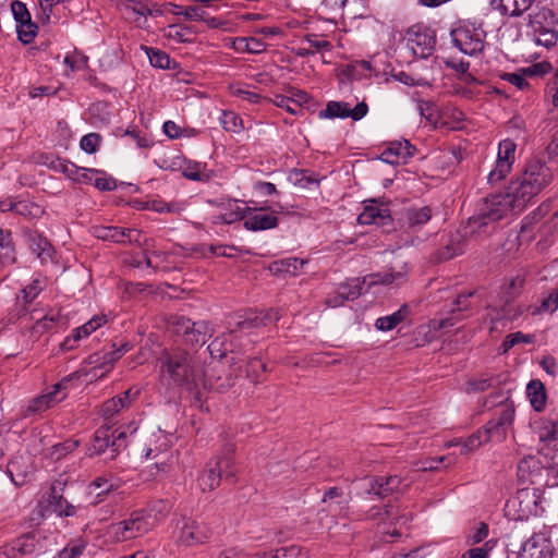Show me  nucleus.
<instances>
[{
  "instance_id": "1",
  "label": "nucleus",
  "mask_w": 558,
  "mask_h": 558,
  "mask_svg": "<svg viewBox=\"0 0 558 558\" xmlns=\"http://www.w3.org/2000/svg\"><path fill=\"white\" fill-rule=\"evenodd\" d=\"M160 372L169 376L171 384L183 387L193 393L196 400L202 399L201 383L204 369L199 361L191 353L181 349L165 351L159 357Z\"/></svg>"
},
{
  "instance_id": "2",
  "label": "nucleus",
  "mask_w": 558,
  "mask_h": 558,
  "mask_svg": "<svg viewBox=\"0 0 558 558\" xmlns=\"http://www.w3.org/2000/svg\"><path fill=\"white\" fill-rule=\"evenodd\" d=\"M517 201L510 183L505 192L487 195L477 204L474 215L468 219V228L472 233L481 232L482 229L494 226L509 214H520L526 205L521 203L519 205Z\"/></svg>"
},
{
  "instance_id": "3",
  "label": "nucleus",
  "mask_w": 558,
  "mask_h": 558,
  "mask_svg": "<svg viewBox=\"0 0 558 558\" xmlns=\"http://www.w3.org/2000/svg\"><path fill=\"white\" fill-rule=\"evenodd\" d=\"M517 201L510 183L505 192L487 195L477 204L474 215L468 219V228L472 233L481 232L482 229L494 226L509 214H520L526 205L521 203L519 205Z\"/></svg>"
},
{
  "instance_id": "4",
  "label": "nucleus",
  "mask_w": 558,
  "mask_h": 558,
  "mask_svg": "<svg viewBox=\"0 0 558 558\" xmlns=\"http://www.w3.org/2000/svg\"><path fill=\"white\" fill-rule=\"evenodd\" d=\"M553 181L551 169L539 158H531L520 174L511 179L517 202L526 206Z\"/></svg>"
},
{
  "instance_id": "5",
  "label": "nucleus",
  "mask_w": 558,
  "mask_h": 558,
  "mask_svg": "<svg viewBox=\"0 0 558 558\" xmlns=\"http://www.w3.org/2000/svg\"><path fill=\"white\" fill-rule=\"evenodd\" d=\"M221 449L219 454L210 460L202 475L198 477V484L203 492H210L217 488L221 481L234 482L236 468L234 465L233 453L235 445L230 433L223 432L220 435Z\"/></svg>"
},
{
  "instance_id": "6",
  "label": "nucleus",
  "mask_w": 558,
  "mask_h": 558,
  "mask_svg": "<svg viewBox=\"0 0 558 558\" xmlns=\"http://www.w3.org/2000/svg\"><path fill=\"white\" fill-rule=\"evenodd\" d=\"M529 35L536 45L554 47L558 41V19L548 8H541L529 15Z\"/></svg>"
},
{
  "instance_id": "7",
  "label": "nucleus",
  "mask_w": 558,
  "mask_h": 558,
  "mask_svg": "<svg viewBox=\"0 0 558 558\" xmlns=\"http://www.w3.org/2000/svg\"><path fill=\"white\" fill-rule=\"evenodd\" d=\"M451 41L461 52L476 56L485 48L486 32L481 25L462 21L450 31Z\"/></svg>"
},
{
  "instance_id": "8",
  "label": "nucleus",
  "mask_w": 558,
  "mask_h": 558,
  "mask_svg": "<svg viewBox=\"0 0 558 558\" xmlns=\"http://www.w3.org/2000/svg\"><path fill=\"white\" fill-rule=\"evenodd\" d=\"M126 433L124 430H111L110 426H100L96 429L87 447L86 454L96 457L109 450V460L118 457L121 450L126 447Z\"/></svg>"
},
{
  "instance_id": "9",
  "label": "nucleus",
  "mask_w": 558,
  "mask_h": 558,
  "mask_svg": "<svg viewBox=\"0 0 558 558\" xmlns=\"http://www.w3.org/2000/svg\"><path fill=\"white\" fill-rule=\"evenodd\" d=\"M155 524V518L144 511H134L123 521L111 525V531L118 542L140 537L149 532Z\"/></svg>"
},
{
  "instance_id": "10",
  "label": "nucleus",
  "mask_w": 558,
  "mask_h": 558,
  "mask_svg": "<svg viewBox=\"0 0 558 558\" xmlns=\"http://www.w3.org/2000/svg\"><path fill=\"white\" fill-rule=\"evenodd\" d=\"M402 480L397 475L366 476L355 482L356 494L371 498H385L390 494L400 490Z\"/></svg>"
},
{
  "instance_id": "11",
  "label": "nucleus",
  "mask_w": 558,
  "mask_h": 558,
  "mask_svg": "<svg viewBox=\"0 0 558 558\" xmlns=\"http://www.w3.org/2000/svg\"><path fill=\"white\" fill-rule=\"evenodd\" d=\"M170 323L173 331L191 345H203L210 335V328L205 320L192 322L185 316H172Z\"/></svg>"
},
{
  "instance_id": "12",
  "label": "nucleus",
  "mask_w": 558,
  "mask_h": 558,
  "mask_svg": "<svg viewBox=\"0 0 558 558\" xmlns=\"http://www.w3.org/2000/svg\"><path fill=\"white\" fill-rule=\"evenodd\" d=\"M515 149L517 144L510 138L502 140L499 143L495 167L487 175L490 185L498 184L510 173L515 160Z\"/></svg>"
},
{
  "instance_id": "13",
  "label": "nucleus",
  "mask_w": 558,
  "mask_h": 558,
  "mask_svg": "<svg viewBox=\"0 0 558 558\" xmlns=\"http://www.w3.org/2000/svg\"><path fill=\"white\" fill-rule=\"evenodd\" d=\"M213 531L206 522L184 518L177 542L184 546H196L207 543Z\"/></svg>"
},
{
  "instance_id": "14",
  "label": "nucleus",
  "mask_w": 558,
  "mask_h": 558,
  "mask_svg": "<svg viewBox=\"0 0 558 558\" xmlns=\"http://www.w3.org/2000/svg\"><path fill=\"white\" fill-rule=\"evenodd\" d=\"M408 46L416 57L427 58L436 46L435 31L424 25H413L408 31Z\"/></svg>"
},
{
  "instance_id": "15",
  "label": "nucleus",
  "mask_w": 558,
  "mask_h": 558,
  "mask_svg": "<svg viewBox=\"0 0 558 558\" xmlns=\"http://www.w3.org/2000/svg\"><path fill=\"white\" fill-rule=\"evenodd\" d=\"M514 417V409L506 405L498 414L489 420L482 428L484 440L502 441L506 438L507 429L512 424Z\"/></svg>"
},
{
  "instance_id": "16",
  "label": "nucleus",
  "mask_w": 558,
  "mask_h": 558,
  "mask_svg": "<svg viewBox=\"0 0 558 558\" xmlns=\"http://www.w3.org/2000/svg\"><path fill=\"white\" fill-rule=\"evenodd\" d=\"M368 112V106L366 102H359L354 108H350L348 102L343 101H329L326 108L319 112L320 118H351L354 121H359L364 118Z\"/></svg>"
},
{
  "instance_id": "17",
  "label": "nucleus",
  "mask_w": 558,
  "mask_h": 558,
  "mask_svg": "<svg viewBox=\"0 0 558 558\" xmlns=\"http://www.w3.org/2000/svg\"><path fill=\"white\" fill-rule=\"evenodd\" d=\"M247 216L243 227L253 232L275 229L279 225L276 211H267L265 208L246 207Z\"/></svg>"
},
{
  "instance_id": "18",
  "label": "nucleus",
  "mask_w": 558,
  "mask_h": 558,
  "mask_svg": "<svg viewBox=\"0 0 558 558\" xmlns=\"http://www.w3.org/2000/svg\"><path fill=\"white\" fill-rule=\"evenodd\" d=\"M411 266L408 263H402L398 267H390L388 270L372 274L368 276V286L383 284L387 287H401L409 280V272Z\"/></svg>"
},
{
  "instance_id": "19",
  "label": "nucleus",
  "mask_w": 558,
  "mask_h": 558,
  "mask_svg": "<svg viewBox=\"0 0 558 558\" xmlns=\"http://www.w3.org/2000/svg\"><path fill=\"white\" fill-rule=\"evenodd\" d=\"M417 149L408 140L393 141L380 154V160L390 165L407 163L416 154Z\"/></svg>"
},
{
  "instance_id": "20",
  "label": "nucleus",
  "mask_w": 558,
  "mask_h": 558,
  "mask_svg": "<svg viewBox=\"0 0 558 558\" xmlns=\"http://www.w3.org/2000/svg\"><path fill=\"white\" fill-rule=\"evenodd\" d=\"M142 232L137 229L105 226L95 229V235L116 243H138Z\"/></svg>"
},
{
  "instance_id": "21",
  "label": "nucleus",
  "mask_w": 558,
  "mask_h": 558,
  "mask_svg": "<svg viewBox=\"0 0 558 558\" xmlns=\"http://www.w3.org/2000/svg\"><path fill=\"white\" fill-rule=\"evenodd\" d=\"M547 532L534 533L521 546L519 558H544L551 546Z\"/></svg>"
},
{
  "instance_id": "22",
  "label": "nucleus",
  "mask_w": 558,
  "mask_h": 558,
  "mask_svg": "<svg viewBox=\"0 0 558 558\" xmlns=\"http://www.w3.org/2000/svg\"><path fill=\"white\" fill-rule=\"evenodd\" d=\"M140 393V390L136 389L133 392V389H128L120 396L113 397L105 401L101 405V416L106 421H111L117 414H119L123 409L130 407L133 399H135Z\"/></svg>"
},
{
  "instance_id": "23",
  "label": "nucleus",
  "mask_w": 558,
  "mask_h": 558,
  "mask_svg": "<svg viewBox=\"0 0 558 558\" xmlns=\"http://www.w3.org/2000/svg\"><path fill=\"white\" fill-rule=\"evenodd\" d=\"M105 322V316H95L84 325L73 329L72 333L61 343V349L63 351L75 349L81 339L88 337L92 332L102 326Z\"/></svg>"
},
{
  "instance_id": "24",
  "label": "nucleus",
  "mask_w": 558,
  "mask_h": 558,
  "mask_svg": "<svg viewBox=\"0 0 558 558\" xmlns=\"http://www.w3.org/2000/svg\"><path fill=\"white\" fill-rule=\"evenodd\" d=\"M365 282L366 278L363 280L360 278L348 280L345 283L340 284L336 300H327V304L336 307L343 305L345 301L357 299L363 293Z\"/></svg>"
},
{
  "instance_id": "25",
  "label": "nucleus",
  "mask_w": 558,
  "mask_h": 558,
  "mask_svg": "<svg viewBox=\"0 0 558 558\" xmlns=\"http://www.w3.org/2000/svg\"><path fill=\"white\" fill-rule=\"evenodd\" d=\"M280 319V313L278 310H269L266 313L250 314L244 319L236 322L235 328L231 330V333L240 330H250L260 326H267L274 324Z\"/></svg>"
},
{
  "instance_id": "26",
  "label": "nucleus",
  "mask_w": 558,
  "mask_h": 558,
  "mask_svg": "<svg viewBox=\"0 0 558 558\" xmlns=\"http://www.w3.org/2000/svg\"><path fill=\"white\" fill-rule=\"evenodd\" d=\"M0 210L13 211L17 215L32 219L40 218L45 213L44 208L36 203L28 201L13 202L11 199L0 201Z\"/></svg>"
},
{
  "instance_id": "27",
  "label": "nucleus",
  "mask_w": 558,
  "mask_h": 558,
  "mask_svg": "<svg viewBox=\"0 0 558 558\" xmlns=\"http://www.w3.org/2000/svg\"><path fill=\"white\" fill-rule=\"evenodd\" d=\"M302 44H306L307 46H300L295 49V54L301 58H306L320 51H330L332 49V45L329 40L322 39L316 34L305 35Z\"/></svg>"
},
{
  "instance_id": "28",
  "label": "nucleus",
  "mask_w": 558,
  "mask_h": 558,
  "mask_svg": "<svg viewBox=\"0 0 558 558\" xmlns=\"http://www.w3.org/2000/svg\"><path fill=\"white\" fill-rule=\"evenodd\" d=\"M535 433L543 442L558 440V413L553 417H542L535 422Z\"/></svg>"
},
{
  "instance_id": "29",
  "label": "nucleus",
  "mask_w": 558,
  "mask_h": 558,
  "mask_svg": "<svg viewBox=\"0 0 558 558\" xmlns=\"http://www.w3.org/2000/svg\"><path fill=\"white\" fill-rule=\"evenodd\" d=\"M60 171L69 179L78 183H92L95 174L100 173V170L78 167L69 161L60 163Z\"/></svg>"
},
{
  "instance_id": "30",
  "label": "nucleus",
  "mask_w": 558,
  "mask_h": 558,
  "mask_svg": "<svg viewBox=\"0 0 558 558\" xmlns=\"http://www.w3.org/2000/svg\"><path fill=\"white\" fill-rule=\"evenodd\" d=\"M389 217L388 208L377 206L374 201H371V204L365 205L364 210L359 215L357 221L361 225H384Z\"/></svg>"
},
{
  "instance_id": "31",
  "label": "nucleus",
  "mask_w": 558,
  "mask_h": 558,
  "mask_svg": "<svg viewBox=\"0 0 558 558\" xmlns=\"http://www.w3.org/2000/svg\"><path fill=\"white\" fill-rule=\"evenodd\" d=\"M526 396L531 407L536 412H542L546 408L547 392L544 384L539 379H532L526 386Z\"/></svg>"
},
{
  "instance_id": "32",
  "label": "nucleus",
  "mask_w": 558,
  "mask_h": 558,
  "mask_svg": "<svg viewBox=\"0 0 558 558\" xmlns=\"http://www.w3.org/2000/svg\"><path fill=\"white\" fill-rule=\"evenodd\" d=\"M542 472V464L535 456H527L518 464V476L522 483H533L534 477Z\"/></svg>"
},
{
  "instance_id": "33",
  "label": "nucleus",
  "mask_w": 558,
  "mask_h": 558,
  "mask_svg": "<svg viewBox=\"0 0 558 558\" xmlns=\"http://www.w3.org/2000/svg\"><path fill=\"white\" fill-rule=\"evenodd\" d=\"M116 362L117 360L114 353H112L110 350H101L95 352L86 359V363L88 365H93L94 371H104L99 374V377H102L106 373H109L112 369ZM94 376H98V374L95 372Z\"/></svg>"
},
{
  "instance_id": "34",
  "label": "nucleus",
  "mask_w": 558,
  "mask_h": 558,
  "mask_svg": "<svg viewBox=\"0 0 558 558\" xmlns=\"http://www.w3.org/2000/svg\"><path fill=\"white\" fill-rule=\"evenodd\" d=\"M235 379L236 376H234L231 372H226L221 375H217L216 377H203L201 387H203L204 389L215 390L217 392L222 393L228 391L235 385Z\"/></svg>"
},
{
  "instance_id": "35",
  "label": "nucleus",
  "mask_w": 558,
  "mask_h": 558,
  "mask_svg": "<svg viewBox=\"0 0 558 558\" xmlns=\"http://www.w3.org/2000/svg\"><path fill=\"white\" fill-rule=\"evenodd\" d=\"M409 314L410 307L408 304H403L397 312L387 316L378 317L375 322V328L379 331H390L404 322Z\"/></svg>"
},
{
  "instance_id": "36",
  "label": "nucleus",
  "mask_w": 558,
  "mask_h": 558,
  "mask_svg": "<svg viewBox=\"0 0 558 558\" xmlns=\"http://www.w3.org/2000/svg\"><path fill=\"white\" fill-rule=\"evenodd\" d=\"M16 260L15 246L12 232L0 228V264L2 266L12 265Z\"/></svg>"
},
{
  "instance_id": "37",
  "label": "nucleus",
  "mask_w": 558,
  "mask_h": 558,
  "mask_svg": "<svg viewBox=\"0 0 558 558\" xmlns=\"http://www.w3.org/2000/svg\"><path fill=\"white\" fill-rule=\"evenodd\" d=\"M49 507L58 517H73L76 513V508L70 504L63 496L58 495L56 487L51 488L49 495Z\"/></svg>"
},
{
  "instance_id": "38",
  "label": "nucleus",
  "mask_w": 558,
  "mask_h": 558,
  "mask_svg": "<svg viewBox=\"0 0 558 558\" xmlns=\"http://www.w3.org/2000/svg\"><path fill=\"white\" fill-rule=\"evenodd\" d=\"M45 281H46V278H44L41 275H38V276L34 277L32 282L29 284H27L22 290L24 305L19 314L20 316L26 314V312H27L26 306L28 304H31L38 296V294L44 290V288L46 286Z\"/></svg>"
},
{
  "instance_id": "39",
  "label": "nucleus",
  "mask_w": 558,
  "mask_h": 558,
  "mask_svg": "<svg viewBox=\"0 0 558 558\" xmlns=\"http://www.w3.org/2000/svg\"><path fill=\"white\" fill-rule=\"evenodd\" d=\"M29 248L37 257L46 260L52 255V245L46 236L40 233L33 232L29 234Z\"/></svg>"
},
{
  "instance_id": "40",
  "label": "nucleus",
  "mask_w": 558,
  "mask_h": 558,
  "mask_svg": "<svg viewBox=\"0 0 558 558\" xmlns=\"http://www.w3.org/2000/svg\"><path fill=\"white\" fill-rule=\"evenodd\" d=\"M289 181L299 187L308 189L312 185H319V178L312 171L305 169H293L289 173Z\"/></svg>"
},
{
  "instance_id": "41",
  "label": "nucleus",
  "mask_w": 558,
  "mask_h": 558,
  "mask_svg": "<svg viewBox=\"0 0 558 558\" xmlns=\"http://www.w3.org/2000/svg\"><path fill=\"white\" fill-rule=\"evenodd\" d=\"M247 216V210L245 208H241L238 205L230 206L225 213L214 215L211 217V222L214 225H231L233 222L245 220Z\"/></svg>"
},
{
  "instance_id": "42",
  "label": "nucleus",
  "mask_w": 558,
  "mask_h": 558,
  "mask_svg": "<svg viewBox=\"0 0 558 558\" xmlns=\"http://www.w3.org/2000/svg\"><path fill=\"white\" fill-rule=\"evenodd\" d=\"M432 218V209L428 206L411 207L405 213L407 223L410 228H418L426 225Z\"/></svg>"
},
{
  "instance_id": "43",
  "label": "nucleus",
  "mask_w": 558,
  "mask_h": 558,
  "mask_svg": "<svg viewBox=\"0 0 558 558\" xmlns=\"http://www.w3.org/2000/svg\"><path fill=\"white\" fill-rule=\"evenodd\" d=\"M517 498L520 501V506L523 507V511L529 512L530 514H538V500H539V492L536 488L532 490L521 489L518 492Z\"/></svg>"
},
{
  "instance_id": "44",
  "label": "nucleus",
  "mask_w": 558,
  "mask_h": 558,
  "mask_svg": "<svg viewBox=\"0 0 558 558\" xmlns=\"http://www.w3.org/2000/svg\"><path fill=\"white\" fill-rule=\"evenodd\" d=\"M490 2L495 3L497 0H490ZM498 2L505 13L510 16H520L531 8L534 0H498Z\"/></svg>"
},
{
  "instance_id": "45",
  "label": "nucleus",
  "mask_w": 558,
  "mask_h": 558,
  "mask_svg": "<svg viewBox=\"0 0 558 558\" xmlns=\"http://www.w3.org/2000/svg\"><path fill=\"white\" fill-rule=\"evenodd\" d=\"M305 264L306 262L303 259L290 257L274 262L270 266V270L276 274L282 272L295 276Z\"/></svg>"
},
{
  "instance_id": "46",
  "label": "nucleus",
  "mask_w": 558,
  "mask_h": 558,
  "mask_svg": "<svg viewBox=\"0 0 558 558\" xmlns=\"http://www.w3.org/2000/svg\"><path fill=\"white\" fill-rule=\"evenodd\" d=\"M72 378L70 376L62 378L59 383L54 384L51 389L45 393L49 405L52 408L66 398V388Z\"/></svg>"
},
{
  "instance_id": "47",
  "label": "nucleus",
  "mask_w": 558,
  "mask_h": 558,
  "mask_svg": "<svg viewBox=\"0 0 558 558\" xmlns=\"http://www.w3.org/2000/svg\"><path fill=\"white\" fill-rule=\"evenodd\" d=\"M146 53L154 68L169 70L173 69L175 65V62L170 58V56L160 49L146 48Z\"/></svg>"
},
{
  "instance_id": "48",
  "label": "nucleus",
  "mask_w": 558,
  "mask_h": 558,
  "mask_svg": "<svg viewBox=\"0 0 558 558\" xmlns=\"http://www.w3.org/2000/svg\"><path fill=\"white\" fill-rule=\"evenodd\" d=\"M497 384V379L493 375H481L477 378H471L466 383L468 392H482L493 388Z\"/></svg>"
},
{
  "instance_id": "49",
  "label": "nucleus",
  "mask_w": 558,
  "mask_h": 558,
  "mask_svg": "<svg viewBox=\"0 0 558 558\" xmlns=\"http://www.w3.org/2000/svg\"><path fill=\"white\" fill-rule=\"evenodd\" d=\"M219 120L227 132L239 133L244 129L243 120L233 111H223Z\"/></svg>"
},
{
  "instance_id": "50",
  "label": "nucleus",
  "mask_w": 558,
  "mask_h": 558,
  "mask_svg": "<svg viewBox=\"0 0 558 558\" xmlns=\"http://www.w3.org/2000/svg\"><path fill=\"white\" fill-rule=\"evenodd\" d=\"M13 541L15 543V546H17L20 554H22L23 557L33 554L38 545V539L36 538V535L34 533L23 534Z\"/></svg>"
},
{
  "instance_id": "51",
  "label": "nucleus",
  "mask_w": 558,
  "mask_h": 558,
  "mask_svg": "<svg viewBox=\"0 0 558 558\" xmlns=\"http://www.w3.org/2000/svg\"><path fill=\"white\" fill-rule=\"evenodd\" d=\"M80 446V440L66 439L62 442L56 444L50 448V458L60 460L68 453L74 451Z\"/></svg>"
},
{
  "instance_id": "52",
  "label": "nucleus",
  "mask_w": 558,
  "mask_h": 558,
  "mask_svg": "<svg viewBox=\"0 0 558 558\" xmlns=\"http://www.w3.org/2000/svg\"><path fill=\"white\" fill-rule=\"evenodd\" d=\"M113 489V484L108 481L105 476L96 477L88 485V493L95 494L97 498L102 499L109 492Z\"/></svg>"
},
{
  "instance_id": "53",
  "label": "nucleus",
  "mask_w": 558,
  "mask_h": 558,
  "mask_svg": "<svg viewBox=\"0 0 558 558\" xmlns=\"http://www.w3.org/2000/svg\"><path fill=\"white\" fill-rule=\"evenodd\" d=\"M37 25L28 20V22H22L16 25V31L19 35V39L24 44H29L33 41L35 36L37 35Z\"/></svg>"
},
{
  "instance_id": "54",
  "label": "nucleus",
  "mask_w": 558,
  "mask_h": 558,
  "mask_svg": "<svg viewBox=\"0 0 558 558\" xmlns=\"http://www.w3.org/2000/svg\"><path fill=\"white\" fill-rule=\"evenodd\" d=\"M489 527L488 524L485 522H478L476 525H474L470 534L466 536V543L470 545H476L482 543L486 537L488 536Z\"/></svg>"
},
{
  "instance_id": "55",
  "label": "nucleus",
  "mask_w": 558,
  "mask_h": 558,
  "mask_svg": "<svg viewBox=\"0 0 558 558\" xmlns=\"http://www.w3.org/2000/svg\"><path fill=\"white\" fill-rule=\"evenodd\" d=\"M144 208L154 210L156 213H178L181 207L177 203H167L162 199H153L145 203Z\"/></svg>"
},
{
  "instance_id": "56",
  "label": "nucleus",
  "mask_w": 558,
  "mask_h": 558,
  "mask_svg": "<svg viewBox=\"0 0 558 558\" xmlns=\"http://www.w3.org/2000/svg\"><path fill=\"white\" fill-rule=\"evenodd\" d=\"M495 545L496 541H486L481 547H474L465 550L462 554L461 558H489L490 551L493 550Z\"/></svg>"
},
{
  "instance_id": "57",
  "label": "nucleus",
  "mask_w": 558,
  "mask_h": 558,
  "mask_svg": "<svg viewBox=\"0 0 558 558\" xmlns=\"http://www.w3.org/2000/svg\"><path fill=\"white\" fill-rule=\"evenodd\" d=\"M483 438H484V434L482 433V430L480 428L461 442V446H462L461 453L468 454V453L476 450L482 444L487 442V440H484Z\"/></svg>"
},
{
  "instance_id": "58",
  "label": "nucleus",
  "mask_w": 558,
  "mask_h": 558,
  "mask_svg": "<svg viewBox=\"0 0 558 558\" xmlns=\"http://www.w3.org/2000/svg\"><path fill=\"white\" fill-rule=\"evenodd\" d=\"M101 143V136L98 133L92 132L84 135L80 141V147L87 154H94L98 150Z\"/></svg>"
},
{
  "instance_id": "59",
  "label": "nucleus",
  "mask_w": 558,
  "mask_h": 558,
  "mask_svg": "<svg viewBox=\"0 0 558 558\" xmlns=\"http://www.w3.org/2000/svg\"><path fill=\"white\" fill-rule=\"evenodd\" d=\"M558 308V287L545 298L541 305L533 310L532 314L536 315L543 312L554 313Z\"/></svg>"
},
{
  "instance_id": "60",
  "label": "nucleus",
  "mask_w": 558,
  "mask_h": 558,
  "mask_svg": "<svg viewBox=\"0 0 558 558\" xmlns=\"http://www.w3.org/2000/svg\"><path fill=\"white\" fill-rule=\"evenodd\" d=\"M231 93H232V95H234L243 100H246L251 104H258L262 99L259 94H257L253 90H250L248 88H246L244 86H232Z\"/></svg>"
},
{
  "instance_id": "61",
  "label": "nucleus",
  "mask_w": 558,
  "mask_h": 558,
  "mask_svg": "<svg viewBox=\"0 0 558 558\" xmlns=\"http://www.w3.org/2000/svg\"><path fill=\"white\" fill-rule=\"evenodd\" d=\"M93 178L94 185L100 191H113L117 189L116 180L111 177H107L104 171L100 170L99 174H95Z\"/></svg>"
},
{
  "instance_id": "62",
  "label": "nucleus",
  "mask_w": 558,
  "mask_h": 558,
  "mask_svg": "<svg viewBox=\"0 0 558 558\" xmlns=\"http://www.w3.org/2000/svg\"><path fill=\"white\" fill-rule=\"evenodd\" d=\"M266 369V364L262 360L253 359L247 364L246 374L253 383H257L259 374L265 373Z\"/></svg>"
},
{
  "instance_id": "63",
  "label": "nucleus",
  "mask_w": 558,
  "mask_h": 558,
  "mask_svg": "<svg viewBox=\"0 0 558 558\" xmlns=\"http://www.w3.org/2000/svg\"><path fill=\"white\" fill-rule=\"evenodd\" d=\"M11 10L16 24L32 20L25 3L21 1H13L11 4Z\"/></svg>"
},
{
  "instance_id": "64",
  "label": "nucleus",
  "mask_w": 558,
  "mask_h": 558,
  "mask_svg": "<svg viewBox=\"0 0 558 558\" xmlns=\"http://www.w3.org/2000/svg\"><path fill=\"white\" fill-rule=\"evenodd\" d=\"M500 77L504 81H507V82L511 83L512 85H514L520 90H524V89H526L530 86V84L526 81L524 74H522V73H502L500 75Z\"/></svg>"
}]
</instances>
